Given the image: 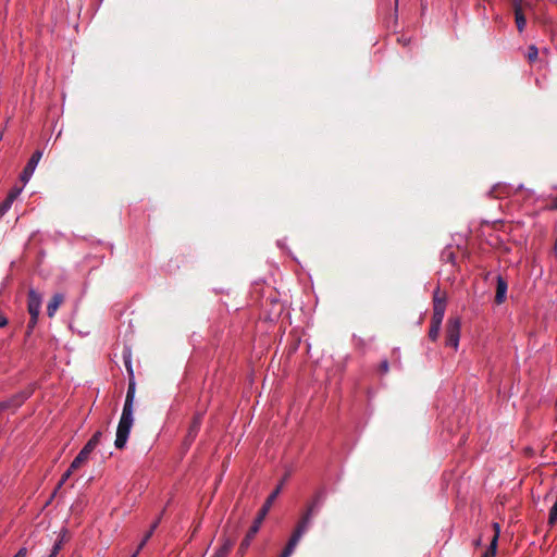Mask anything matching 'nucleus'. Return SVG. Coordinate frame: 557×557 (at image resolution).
I'll return each mask as SVG.
<instances>
[{"instance_id":"f8f14e48","label":"nucleus","mask_w":557,"mask_h":557,"mask_svg":"<svg viewBox=\"0 0 557 557\" xmlns=\"http://www.w3.org/2000/svg\"><path fill=\"white\" fill-rule=\"evenodd\" d=\"M507 288L508 284L506 280L503 276L498 275L495 295V302L497 305H500L506 300Z\"/></svg>"},{"instance_id":"0eeeda50","label":"nucleus","mask_w":557,"mask_h":557,"mask_svg":"<svg viewBox=\"0 0 557 557\" xmlns=\"http://www.w3.org/2000/svg\"><path fill=\"white\" fill-rule=\"evenodd\" d=\"M33 394V389H26V391H22L15 395H13L12 397H10L9 399L4 400V401H1L0 403V412L4 411V410H9V409H17L18 407H21L24 401L30 397V395Z\"/></svg>"},{"instance_id":"c756f323","label":"nucleus","mask_w":557,"mask_h":557,"mask_svg":"<svg viewBox=\"0 0 557 557\" xmlns=\"http://www.w3.org/2000/svg\"><path fill=\"white\" fill-rule=\"evenodd\" d=\"M101 436H102L101 431H97V432L91 436V438H90V440H92V441H95V442H97V443L99 444Z\"/></svg>"},{"instance_id":"aec40b11","label":"nucleus","mask_w":557,"mask_h":557,"mask_svg":"<svg viewBox=\"0 0 557 557\" xmlns=\"http://www.w3.org/2000/svg\"><path fill=\"white\" fill-rule=\"evenodd\" d=\"M440 331H441V325L431 324V327L429 331L430 339L435 342L438 338Z\"/></svg>"},{"instance_id":"4468645a","label":"nucleus","mask_w":557,"mask_h":557,"mask_svg":"<svg viewBox=\"0 0 557 557\" xmlns=\"http://www.w3.org/2000/svg\"><path fill=\"white\" fill-rule=\"evenodd\" d=\"M235 544L234 537H224L223 544L216 549V552L213 554L215 557H227L230 552L232 550L233 546Z\"/></svg>"},{"instance_id":"5701e85b","label":"nucleus","mask_w":557,"mask_h":557,"mask_svg":"<svg viewBox=\"0 0 557 557\" xmlns=\"http://www.w3.org/2000/svg\"><path fill=\"white\" fill-rule=\"evenodd\" d=\"M196 436H197V433H195V432H193V431L188 430V431H187V434H186V436H185V440H184V444H185V445H187V446H189V445L194 442V440L196 438Z\"/></svg>"},{"instance_id":"2f4dec72","label":"nucleus","mask_w":557,"mask_h":557,"mask_svg":"<svg viewBox=\"0 0 557 557\" xmlns=\"http://www.w3.org/2000/svg\"><path fill=\"white\" fill-rule=\"evenodd\" d=\"M550 208L554 210H557V197L553 199V201L550 203Z\"/></svg>"},{"instance_id":"a211bd4d","label":"nucleus","mask_w":557,"mask_h":557,"mask_svg":"<svg viewBox=\"0 0 557 557\" xmlns=\"http://www.w3.org/2000/svg\"><path fill=\"white\" fill-rule=\"evenodd\" d=\"M202 417L203 414L201 412L195 414L188 430L198 434L202 422Z\"/></svg>"},{"instance_id":"b1692460","label":"nucleus","mask_w":557,"mask_h":557,"mask_svg":"<svg viewBox=\"0 0 557 557\" xmlns=\"http://www.w3.org/2000/svg\"><path fill=\"white\" fill-rule=\"evenodd\" d=\"M12 203L4 199L2 203H0V218L5 214V212L11 208Z\"/></svg>"},{"instance_id":"6ab92c4d","label":"nucleus","mask_w":557,"mask_h":557,"mask_svg":"<svg viewBox=\"0 0 557 557\" xmlns=\"http://www.w3.org/2000/svg\"><path fill=\"white\" fill-rule=\"evenodd\" d=\"M537 57H539V50H537L536 46H534V45L529 46L528 54H527L529 62L532 63V62L536 61Z\"/></svg>"},{"instance_id":"c9c22d12","label":"nucleus","mask_w":557,"mask_h":557,"mask_svg":"<svg viewBox=\"0 0 557 557\" xmlns=\"http://www.w3.org/2000/svg\"><path fill=\"white\" fill-rule=\"evenodd\" d=\"M285 482V479H282L281 483L277 485V486H281V488L283 487V484Z\"/></svg>"},{"instance_id":"e433bc0d","label":"nucleus","mask_w":557,"mask_h":557,"mask_svg":"<svg viewBox=\"0 0 557 557\" xmlns=\"http://www.w3.org/2000/svg\"><path fill=\"white\" fill-rule=\"evenodd\" d=\"M285 482V479H282L281 483L277 485V486H281V488L283 487V484Z\"/></svg>"},{"instance_id":"6e6552de","label":"nucleus","mask_w":557,"mask_h":557,"mask_svg":"<svg viewBox=\"0 0 557 557\" xmlns=\"http://www.w3.org/2000/svg\"><path fill=\"white\" fill-rule=\"evenodd\" d=\"M42 157V151L41 150H36L30 159L28 160L27 164L25 165L24 170L22 171L21 175H20V180L22 181V183L25 185L28 183V181L30 180L37 164L39 163L40 159Z\"/></svg>"},{"instance_id":"ddd939ff","label":"nucleus","mask_w":557,"mask_h":557,"mask_svg":"<svg viewBox=\"0 0 557 557\" xmlns=\"http://www.w3.org/2000/svg\"><path fill=\"white\" fill-rule=\"evenodd\" d=\"M63 301H64L63 294L57 293L51 297V299L49 300V302L47 305V314L49 318L54 317L55 312L58 311L59 307L63 304Z\"/></svg>"},{"instance_id":"9d476101","label":"nucleus","mask_w":557,"mask_h":557,"mask_svg":"<svg viewBox=\"0 0 557 557\" xmlns=\"http://www.w3.org/2000/svg\"><path fill=\"white\" fill-rule=\"evenodd\" d=\"M307 532L302 527L296 525L288 543L277 557H290L302 535Z\"/></svg>"},{"instance_id":"2eb2a0df","label":"nucleus","mask_w":557,"mask_h":557,"mask_svg":"<svg viewBox=\"0 0 557 557\" xmlns=\"http://www.w3.org/2000/svg\"><path fill=\"white\" fill-rule=\"evenodd\" d=\"M90 454L91 450L84 446L72 461V469H79L88 460Z\"/></svg>"},{"instance_id":"f03ea898","label":"nucleus","mask_w":557,"mask_h":557,"mask_svg":"<svg viewBox=\"0 0 557 557\" xmlns=\"http://www.w3.org/2000/svg\"><path fill=\"white\" fill-rule=\"evenodd\" d=\"M281 493V486H276V488L268 496L264 504L262 505L261 509L259 510L257 517L255 518L251 527L249 528L248 532L246 533L245 537L243 539L237 554L239 557H243L247 549L249 548L251 541L255 539L256 534L259 532L260 527L265 519L273 502L276 499V497Z\"/></svg>"},{"instance_id":"a878e982","label":"nucleus","mask_w":557,"mask_h":557,"mask_svg":"<svg viewBox=\"0 0 557 557\" xmlns=\"http://www.w3.org/2000/svg\"><path fill=\"white\" fill-rule=\"evenodd\" d=\"M61 548H62L61 542H55L49 557H57V555L59 554Z\"/></svg>"},{"instance_id":"412c9836","label":"nucleus","mask_w":557,"mask_h":557,"mask_svg":"<svg viewBox=\"0 0 557 557\" xmlns=\"http://www.w3.org/2000/svg\"><path fill=\"white\" fill-rule=\"evenodd\" d=\"M22 191V188L21 187H14L10 190V193L8 194L5 200H8L9 202L13 203V201L16 199V197L21 194Z\"/></svg>"},{"instance_id":"20e7f679","label":"nucleus","mask_w":557,"mask_h":557,"mask_svg":"<svg viewBox=\"0 0 557 557\" xmlns=\"http://www.w3.org/2000/svg\"><path fill=\"white\" fill-rule=\"evenodd\" d=\"M461 320L459 317H450L446 323L445 344L457 350L460 339Z\"/></svg>"},{"instance_id":"f704fd0d","label":"nucleus","mask_w":557,"mask_h":557,"mask_svg":"<svg viewBox=\"0 0 557 557\" xmlns=\"http://www.w3.org/2000/svg\"><path fill=\"white\" fill-rule=\"evenodd\" d=\"M480 544H481V539L476 540L474 543L475 546H479Z\"/></svg>"},{"instance_id":"cd10ccee","label":"nucleus","mask_w":557,"mask_h":557,"mask_svg":"<svg viewBox=\"0 0 557 557\" xmlns=\"http://www.w3.org/2000/svg\"><path fill=\"white\" fill-rule=\"evenodd\" d=\"M98 443L92 441V440H89L85 446L90 449L91 451L97 447Z\"/></svg>"},{"instance_id":"393cba45","label":"nucleus","mask_w":557,"mask_h":557,"mask_svg":"<svg viewBox=\"0 0 557 557\" xmlns=\"http://www.w3.org/2000/svg\"><path fill=\"white\" fill-rule=\"evenodd\" d=\"M389 370V364H388V361L387 360H383L380 366H379V371L382 373V374H386Z\"/></svg>"},{"instance_id":"7ed1b4c3","label":"nucleus","mask_w":557,"mask_h":557,"mask_svg":"<svg viewBox=\"0 0 557 557\" xmlns=\"http://www.w3.org/2000/svg\"><path fill=\"white\" fill-rule=\"evenodd\" d=\"M326 493L324 488H320L317 491L310 500V503L307 506L306 511L301 516L300 520L298 521L297 525L302 527L308 531L312 517L319 511L320 507L322 506L324 499H325Z\"/></svg>"},{"instance_id":"c85d7f7f","label":"nucleus","mask_w":557,"mask_h":557,"mask_svg":"<svg viewBox=\"0 0 557 557\" xmlns=\"http://www.w3.org/2000/svg\"><path fill=\"white\" fill-rule=\"evenodd\" d=\"M27 555V548L22 547L18 549V552L13 557H26Z\"/></svg>"},{"instance_id":"dca6fc26","label":"nucleus","mask_w":557,"mask_h":557,"mask_svg":"<svg viewBox=\"0 0 557 557\" xmlns=\"http://www.w3.org/2000/svg\"><path fill=\"white\" fill-rule=\"evenodd\" d=\"M159 523H160V517H158V519L151 524L149 531H147V533L145 534L144 539L141 540V542L138 545V550H141L144 548V546L147 544L149 539L152 536L154 530L158 528Z\"/></svg>"},{"instance_id":"1a4fd4ad","label":"nucleus","mask_w":557,"mask_h":557,"mask_svg":"<svg viewBox=\"0 0 557 557\" xmlns=\"http://www.w3.org/2000/svg\"><path fill=\"white\" fill-rule=\"evenodd\" d=\"M41 302V295L34 288H30L27 293V311L30 317H39Z\"/></svg>"},{"instance_id":"9b49d317","label":"nucleus","mask_w":557,"mask_h":557,"mask_svg":"<svg viewBox=\"0 0 557 557\" xmlns=\"http://www.w3.org/2000/svg\"><path fill=\"white\" fill-rule=\"evenodd\" d=\"M493 529L495 531V534L490 543L488 548L481 557H495V555H496L497 544H498V539H499V533H500V525L497 522H495V523H493Z\"/></svg>"},{"instance_id":"f257e3e1","label":"nucleus","mask_w":557,"mask_h":557,"mask_svg":"<svg viewBox=\"0 0 557 557\" xmlns=\"http://www.w3.org/2000/svg\"><path fill=\"white\" fill-rule=\"evenodd\" d=\"M124 364L128 373V388L126 393L122 416L117 424L116 438L114 442V445L117 449H123L125 447L133 425V403L136 388L131 354L124 356Z\"/></svg>"},{"instance_id":"72a5a7b5","label":"nucleus","mask_w":557,"mask_h":557,"mask_svg":"<svg viewBox=\"0 0 557 557\" xmlns=\"http://www.w3.org/2000/svg\"><path fill=\"white\" fill-rule=\"evenodd\" d=\"M140 550L138 548L135 550V553L131 557H137Z\"/></svg>"},{"instance_id":"f3484780","label":"nucleus","mask_w":557,"mask_h":557,"mask_svg":"<svg viewBox=\"0 0 557 557\" xmlns=\"http://www.w3.org/2000/svg\"><path fill=\"white\" fill-rule=\"evenodd\" d=\"M77 469H72V463L70 465L69 469L62 474L61 480L59 481L58 485L55 486L52 496L54 497L58 491L62 487V485L70 479L72 473L76 471Z\"/></svg>"},{"instance_id":"7c9ffc66","label":"nucleus","mask_w":557,"mask_h":557,"mask_svg":"<svg viewBox=\"0 0 557 557\" xmlns=\"http://www.w3.org/2000/svg\"><path fill=\"white\" fill-rule=\"evenodd\" d=\"M8 324V319L5 317H0V327H3Z\"/></svg>"},{"instance_id":"4be33fe9","label":"nucleus","mask_w":557,"mask_h":557,"mask_svg":"<svg viewBox=\"0 0 557 557\" xmlns=\"http://www.w3.org/2000/svg\"><path fill=\"white\" fill-rule=\"evenodd\" d=\"M37 322H38V317H35V318L30 317V319H29V321L27 323V327H26L27 329L26 330V334L27 335H29L33 332V330L35 329Z\"/></svg>"},{"instance_id":"bb28decb","label":"nucleus","mask_w":557,"mask_h":557,"mask_svg":"<svg viewBox=\"0 0 557 557\" xmlns=\"http://www.w3.org/2000/svg\"><path fill=\"white\" fill-rule=\"evenodd\" d=\"M67 540V531L62 530V532L59 535V540L57 542H61V545L63 546V543Z\"/></svg>"},{"instance_id":"39448f33","label":"nucleus","mask_w":557,"mask_h":557,"mask_svg":"<svg viewBox=\"0 0 557 557\" xmlns=\"http://www.w3.org/2000/svg\"><path fill=\"white\" fill-rule=\"evenodd\" d=\"M445 310H446V295H445V293H441L440 288H437L433 295V315H432L431 324L442 325Z\"/></svg>"},{"instance_id":"423d86ee","label":"nucleus","mask_w":557,"mask_h":557,"mask_svg":"<svg viewBox=\"0 0 557 557\" xmlns=\"http://www.w3.org/2000/svg\"><path fill=\"white\" fill-rule=\"evenodd\" d=\"M510 7L515 14V22L519 33H522L527 25L524 15L525 10L530 9L531 4L523 0H510Z\"/></svg>"},{"instance_id":"473e14b6","label":"nucleus","mask_w":557,"mask_h":557,"mask_svg":"<svg viewBox=\"0 0 557 557\" xmlns=\"http://www.w3.org/2000/svg\"><path fill=\"white\" fill-rule=\"evenodd\" d=\"M553 251H554L555 256L557 257V238L555 239Z\"/></svg>"}]
</instances>
